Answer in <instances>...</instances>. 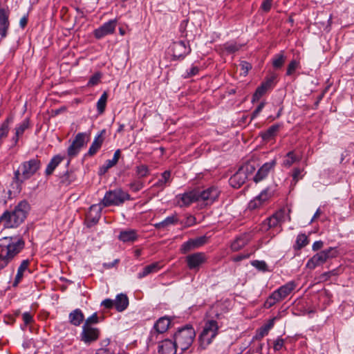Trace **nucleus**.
I'll return each instance as SVG.
<instances>
[{"mask_svg":"<svg viewBox=\"0 0 354 354\" xmlns=\"http://www.w3.org/2000/svg\"><path fill=\"white\" fill-rule=\"evenodd\" d=\"M171 50L174 60L183 59L192 50L189 42L183 40L173 42Z\"/></svg>","mask_w":354,"mask_h":354,"instance_id":"nucleus-8","label":"nucleus"},{"mask_svg":"<svg viewBox=\"0 0 354 354\" xmlns=\"http://www.w3.org/2000/svg\"><path fill=\"white\" fill-rule=\"evenodd\" d=\"M272 196V192L269 188H266L261 192L253 200L250 201L248 204L250 209H255L259 208L262 204L267 201Z\"/></svg>","mask_w":354,"mask_h":354,"instance_id":"nucleus-18","label":"nucleus"},{"mask_svg":"<svg viewBox=\"0 0 354 354\" xmlns=\"http://www.w3.org/2000/svg\"><path fill=\"white\" fill-rule=\"evenodd\" d=\"M284 218V211L279 210L271 216L265 219L261 224L260 230L263 232H268L270 229L278 227Z\"/></svg>","mask_w":354,"mask_h":354,"instance_id":"nucleus-12","label":"nucleus"},{"mask_svg":"<svg viewBox=\"0 0 354 354\" xmlns=\"http://www.w3.org/2000/svg\"><path fill=\"white\" fill-rule=\"evenodd\" d=\"M120 154H121L120 149H117L113 154V158L111 160H110L115 165L118 163V160L120 157Z\"/></svg>","mask_w":354,"mask_h":354,"instance_id":"nucleus-63","label":"nucleus"},{"mask_svg":"<svg viewBox=\"0 0 354 354\" xmlns=\"http://www.w3.org/2000/svg\"><path fill=\"white\" fill-rule=\"evenodd\" d=\"M248 236L244 234L237 237L231 244V249L233 251H238L243 248L248 243Z\"/></svg>","mask_w":354,"mask_h":354,"instance_id":"nucleus-34","label":"nucleus"},{"mask_svg":"<svg viewBox=\"0 0 354 354\" xmlns=\"http://www.w3.org/2000/svg\"><path fill=\"white\" fill-rule=\"evenodd\" d=\"M171 320L167 317L159 318L153 326V328L158 333H165L169 328Z\"/></svg>","mask_w":354,"mask_h":354,"instance_id":"nucleus-28","label":"nucleus"},{"mask_svg":"<svg viewBox=\"0 0 354 354\" xmlns=\"http://www.w3.org/2000/svg\"><path fill=\"white\" fill-rule=\"evenodd\" d=\"M117 24V19H111L109 21L104 23L98 28L94 30V37L97 39H100L106 35L113 34L115 30Z\"/></svg>","mask_w":354,"mask_h":354,"instance_id":"nucleus-15","label":"nucleus"},{"mask_svg":"<svg viewBox=\"0 0 354 354\" xmlns=\"http://www.w3.org/2000/svg\"><path fill=\"white\" fill-rule=\"evenodd\" d=\"M208 241V237L205 235L196 237L195 239H190L186 242H184L180 248L182 254H187L189 252L198 249Z\"/></svg>","mask_w":354,"mask_h":354,"instance_id":"nucleus-13","label":"nucleus"},{"mask_svg":"<svg viewBox=\"0 0 354 354\" xmlns=\"http://www.w3.org/2000/svg\"><path fill=\"white\" fill-rule=\"evenodd\" d=\"M255 167L250 163H245L241 166L238 171L230 177L229 183L234 188H239L243 185L248 176L253 174Z\"/></svg>","mask_w":354,"mask_h":354,"instance_id":"nucleus-7","label":"nucleus"},{"mask_svg":"<svg viewBox=\"0 0 354 354\" xmlns=\"http://www.w3.org/2000/svg\"><path fill=\"white\" fill-rule=\"evenodd\" d=\"M286 57L284 55V52L281 51L280 53L277 54L272 59V66L275 69L281 68L285 63Z\"/></svg>","mask_w":354,"mask_h":354,"instance_id":"nucleus-39","label":"nucleus"},{"mask_svg":"<svg viewBox=\"0 0 354 354\" xmlns=\"http://www.w3.org/2000/svg\"><path fill=\"white\" fill-rule=\"evenodd\" d=\"M299 62L295 59L292 60L287 68L286 75H292L296 69L299 67Z\"/></svg>","mask_w":354,"mask_h":354,"instance_id":"nucleus-49","label":"nucleus"},{"mask_svg":"<svg viewBox=\"0 0 354 354\" xmlns=\"http://www.w3.org/2000/svg\"><path fill=\"white\" fill-rule=\"evenodd\" d=\"M75 180V175L72 171H67L62 177L60 183L65 186L69 185Z\"/></svg>","mask_w":354,"mask_h":354,"instance_id":"nucleus-43","label":"nucleus"},{"mask_svg":"<svg viewBox=\"0 0 354 354\" xmlns=\"http://www.w3.org/2000/svg\"><path fill=\"white\" fill-rule=\"evenodd\" d=\"M12 121V117H8L4 122L0 125V146L3 143V140L6 138L9 133V125Z\"/></svg>","mask_w":354,"mask_h":354,"instance_id":"nucleus-35","label":"nucleus"},{"mask_svg":"<svg viewBox=\"0 0 354 354\" xmlns=\"http://www.w3.org/2000/svg\"><path fill=\"white\" fill-rule=\"evenodd\" d=\"M326 254L323 251L315 254L306 263V267L310 270L315 269L317 266L322 265L326 261Z\"/></svg>","mask_w":354,"mask_h":354,"instance_id":"nucleus-23","label":"nucleus"},{"mask_svg":"<svg viewBox=\"0 0 354 354\" xmlns=\"http://www.w3.org/2000/svg\"><path fill=\"white\" fill-rule=\"evenodd\" d=\"M101 305L107 309H111L113 307H115L114 300L111 299H106L102 301Z\"/></svg>","mask_w":354,"mask_h":354,"instance_id":"nucleus-61","label":"nucleus"},{"mask_svg":"<svg viewBox=\"0 0 354 354\" xmlns=\"http://www.w3.org/2000/svg\"><path fill=\"white\" fill-rule=\"evenodd\" d=\"M185 261L190 270L198 271L202 265L207 261V257L204 252H198L187 255Z\"/></svg>","mask_w":354,"mask_h":354,"instance_id":"nucleus-10","label":"nucleus"},{"mask_svg":"<svg viewBox=\"0 0 354 354\" xmlns=\"http://www.w3.org/2000/svg\"><path fill=\"white\" fill-rule=\"evenodd\" d=\"M301 159V157L297 155L294 150L290 151L284 156V159L282 162V166L284 167L289 168L294 163L299 162Z\"/></svg>","mask_w":354,"mask_h":354,"instance_id":"nucleus-26","label":"nucleus"},{"mask_svg":"<svg viewBox=\"0 0 354 354\" xmlns=\"http://www.w3.org/2000/svg\"><path fill=\"white\" fill-rule=\"evenodd\" d=\"M80 150V148H79L77 146H76L72 142L67 149V154L71 158L76 156L79 153Z\"/></svg>","mask_w":354,"mask_h":354,"instance_id":"nucleus-50","label":"nucleus"},{"mask_svg":"<svg viewBox=\"0 0 354 354\" xmlns=\"http://www.w3.org/2000/svg\"><path fill=\"white\" fill-rule=\"evenodd\" d=\"M99 322V317L97 313H93L88 317L84 322L83 326H93V324H96Z\"/></svg>","mask_w":354,"mask_h":354,"instance_id":"nucleus-46","label":"nucleus"},{"mask_svg":"<svg viewBox=\"0 0 354 354\" xmlns=\"http://www.w3.org/2000/svg\"><path fill=\"white\" fill-rule=\"evenodd\" d=\"M280 300H277L273 297V292L271 294V295L267 299L265 306L266 308H270L273 305H274L277 302L279 301Z\"/></svg>","mask_w":354,"mask_h":354,"instance_id":"nucleus-60","label":"nucleus"},{"mask_svg":"<svg viewBox=\"0 0 354 354\" xmlns=\"http://www.w3.org/2000/svg\"><path fill=\"white\" fill-rule=\"evenodd\" d=\"M324 243L322 241H315L313 244L312 249L313 251H317L323 247Z\"/></svg>","mask_w":354,"mask_h":354,"instance_id":"nucleus-64","label":"nucleus"},{"mask_svg":"<svg viewBox=\"0 0 354 354\" xmlns=\"http://www.w3.org/2000/svg\"><path fill=\"white\" fill-rule=\"evenodd\" d=\"M241 70L243 71L244 75H246L248 71L252 68L251 64L245 61H242L240 63Z\"/></svg>","mask_w":354,"mask_h":354,"instance_id":"nucleus-56","label":"nucleus"},{"mask_svg":"<svg viewBox=\"0 0 354 354\" xmlns=\"http://www.w3.org/2000/svg\"><path fill=\"white\" fill-rule=\"evenodd\" d=\"M178 219L175 216H169L165 218L161 222L154 224L156 229H165L171 225H174L177 223Z\"/></svg>","mask_w":354,"mask_h":354,"instance_id":"nucleus-37","label":"nucleus"},{"mask_svg":"<svg viewBox=\"0 0 354 354\" xmlns=\"http://www.w3.org/2000/svg\"><path fill=\"white\" fill-rule=\"evenodd\" d=\"M218 326L216 321L208 320L205 324L203 329L198 337L200 347L203 349H205L218 335Z\"/></svg>","mask_w":354,"mask_h":354,"instance_id":"nucleus-5","label":"nucleus"},{"mask_svg":"<svg viewBox=\"0 0 354 354\" xmlns=\"http://www.w3.org/2000/svg\"><path fill=\"white\" fill-rule=\"evenodd\" d=\"M196 333L190 324L178 328L177 332L174 335V340L182 351H185L192 344Z\"/></svg>","mask_w":354,"mask_h":354,"instance_id":"nucleus-4","label":"nucleus"},{"mask_svg":"<svg viewBox=\"0 0 354 354\" xmlns=\"http://www.w3.org/2000/svg\"><path fill=\"white\" fill-rule=\"evenodd\" d=\"M302 169H300V168H295L293 169V171H292V183L294 184V185H295L297 182L299 181V179H301L302 178V176H301V172H302Z\"/></svg>","mask_w":354,"mask_h":354,"instance_id":"nucleus-52","label":"nucleus"},{"mask_svg":"<svg viewBox=\"0 0 354 354\" xmlns=\"http://www.w3.org/2000/svg\"><path fill=\"white\" fill-rule=\"evenodd\" d=\"M10 14L8 8L3 7L0 1V36L1 39L6 38L8 34L10 26Z\"/></svg>","mask_w":354,"mask_h":354,"instance_id":"nucleus-16","label":"nucleus"},{"mask_svg":"<svg viewBox=\"0 0 354 354\" xmlns=\"http://www.w3.org/2000/svg\"><path fill=\"white\" fill-rule=\"evenodd\" d=\"M41 167V162L37 158H32L21 162L18 169L14 171L12 181L16 183L20 192L21 185L26 180L34 176Z\"/></svg>","mask_w":354,"mask_h":354,"instance_id":"nucleus-2","label":"nucleus"},{"mask_svg":"<svg viewBox=\"0 0 354 354\" xmlns=\"http://www.w3.org/2000/svg\"><path fill=\"white\" fill-rule=\"evenodd\" d=\"M64 159V156L60 155H56L53 157L49 163L48 164L45 174L46 176H49L52 174L55 169V168L59 165V164Z\"/></svg>","mask_w":354,"mask_h":354,"instance_id":"nucleus-30","label":"nucleus"},{"mask_svg":"<svg viewBox=\"0 0 354 354\" xmlns=\"http://www.w3.org/2000/svg\"><path fill=\"white\" fill-rule=\"evenodd\" d=\"M177 348L174 339H165L159 342L158 352L159 354H176Z\"/></svg>","mask_w":354,"mask_h":354,"instance_id":"nucleus-21","label":"nucleus"},{"mask_svg":"<svg viewBox=\"0 0 354 354\" xmlns=\"http://www.w3.org/2000/svg\"><path fill=\"white\" fill-rule=\"evenodd\" d=\"M22 319L26 325H28L33 322V317L30 312H24L22 314Z\"/></svg>","mask_w":354,"mask_h":354,"instance_id":"nucleus-57","label":"nucleus"},{"mask_svg":"<svg viewBox=\"0 0 354 354\" xmlns=\"http://www.w3.org/2000/svg\"><path fill=\"white\" fill-rule=\"evenodd\" d=\"M0 241V258L7 259L12 260L25 246V241L21 237L6 236Z\"/></svg>","mask_w":354,"mask_h":354,"instance_id":"nucleus-3","label":"nucleus"},{"mask_svg":"<svg viewBox=\"0 0 354 354\" xmlns=\"http://www.w3.org/2000/svg\"><path fill=\"white\" fill-rule=\"evenodd\" d=\"M280 128V124H275L270 127L266 131L261 133V138L263 140L268 141L274 138Z\"/></svg>","mask_w":354,"mask_h":354,"instance_id":"nucleus-33","label":"nucleus"},{"mask_svg":"<svg viewBox=\"0 0 354 354\" xmlns=\"http://www.w3.org/2000/svg\"><path fill=\"white\" fill-rule=\"evenodd\" d=\"M275 76L272 75L265 79L259 86L252 97V103H254L260 100V98L268 91L272 89L274 86Z\"/></svg>","mask_w":354,"mask_h":354,"instance_id":"nucleus-14","label":"nucleus"},{"mask_svg":"<svg viewBox=\"0 0 354 354\" xmlns=\"http://www.w3.org/2000/svg\"><path fill=\"white\" fill-rule=\"evenodd\" d=\"M108 95L106 92H104L97 102V112L101 114L104 113L106 105Z\"/></svg>","mask_w":354,"mask_h":354,"instance_id":"nucleus-41","label":"nucleus"},{"mask_svg":"<svg viewBox=\"0 0 354 354\" xmlns=\"http://www.w3.org/2000/svg\"><path fill=\"white\" fill-rule=\"evenodd\" d=\"M326 254V260L336 257L338 254V250L337 248L330 247L326 250H322Z\"/></svg>","mask_w":354,"mask_h":354,"instance_id":"nucleus-51","label":"nucleus"},{"mask_svg":"<svg viewBox=\"0 0 354 354\" xmlns=\"http://www.w3.org/2000/svg\"><path fill=\"white\" fill-rule=\"evenodd\" d=\"M160 269V266H159V263L154 262L153 263H151L148 266H146L142 269V271L140 272L138 274V279L144 278L151 273L158 272Z\"/></svg>","mask_w":354,"mask_h":354,"instance_id":"nucleus-31","label":"nucleus"},{"mask_svg":"<svg viewBox=\"0 0 354 354\" xmlns=\"http://www.w3.org/2000/svg\"><path fill=\"white\" fill-rule=\"evenodd\" d=\"M30 205L26 200L20 201L12 211L6 210L0 216V223L4 228H14L20 225L26 218Z\"/></svg>","mask_w":354,"mask_h":354,"instance_id":"nucleus-1","label":"nucleus"},{"mask_svg":"<svg viewBox=\"0 0 354 354\" xmlns=\"http://www.w3.org/2000/svg\"><path fill=\"white\" fill-rule=\"evenodd\" d=\"M104 133L105 130H102L95 137L86 156H93L98 151L104 142L103 134Z\"/></svg>","mask_w":354,"mask_h":354,"instance_id":"nucleus-22","label":"nucleus"},{"mask_svg":"<svg viewBox=\"0 0 354 354\" xmlns=\"http://www.w3.org/2000/svg\"><path fill=\"white\" fill-rule=\"evenodd\" d=\"M241 47V45L238 44L235 41H229L223 44V48L227 53H234L238 51Z\"/></svg>","mask_w":354,"mask_h":354,"instance_id":"nucleus-42","label":"nucleus"},{"mask_svg":"<svg viewBox=\"0 0 354 354\" xmlns=\"http://www.w3.org/2000/svg\"><path fill=\"white\" fill-rule=\"evenodd\" d=\"M198 196V188L179 194L176 196L177 205L180 207H188L193 203L199 201Z\"/></svg>","mask_w":354,"mask_h":354,"instance_id":"nucleus-11","label":"nucleus"},{"mask_svg":"<svg viewBox=\"0 0 354 354\" xmlns=\"http://www.w3.org/2000/svg\"><path fill=\"white\" fill-rule=\"evenodd\" d=\"M199 71L197 66H192L189 70H187L186 74L184 75L185 78H189L196 75Z\"/></svg>","mask_w":354,"mask_h":354,"instance_id":"nucleus-58","label":"nucleus"},{"mask_svg":"<svg viewBox=\"0 0 354 354\" xmlns=\"http://www.w3.org/2000/svg\"><path fill=\"white\" fill-rule=\"evenodd\" d=\"M130 189L133 192H138L144 187V183L140 180H134L129 185Z\"/></svg>","mask_w":354,"mask_h":354,"instance_id":"nucleus-45","label":"nucleus"},{"mask_svg":"<svg viewBox=\"0 0 354 354\" xmlns=\"http://www.w3.org/2000/svg\"><path fill=\"white\" fill-rule=\"evenodd\" d=\"M102 77V75L100 73H95L94 75H93L88 82V86H94L98 84V82L100 80V78Z\"/></svg>","mask_w":354,"mask_h":354,"instance_id":"nucleus-53","label":"nucleus"},{"mask_svg":"<svg viewBox=\"0 0 354 354\" xmlns=\"http://www.w3.org/2000/svg\"><path fill=\"white\" fill-rule=\"evenodd\" d=\"M135 171H136V176L138 178H145L150 173L149 167L147 165H143V164L137 165L135 167Z\"/></svg>","mask_w":354,"mask_h":354,"instance_id":"nucleus-40","label":"nucleus"},{"mask_svg":"<svg viewBox=\"0 0 354 354\" xmlns=\"http://www.w3.org/2000/svg\"><path fill=\"white\" fill-rule=\"evenodd\" d=\"M30 262L28 259L23 260L19 267L18 268L17 274L15 276V281L12 286L14 287L17 286L24 276V272L28 268Z\"/></svg>","mask_w":354,"mask_h":354,"instance_id":"nucleus-32","label":"nucleus"},{"mask_svg":"<svg viewBox=\"0 0 354 354\" xmlns=\"http://www.w3.org/2000/svg\"><path fill=\"white\" fill-rule=\"evenodd\" d=\"M284 346V339L281 337H278L274 342L273 349L274 351H280Z\"/></svg>","mask_w":354,"mask_h":354,"instance_id":"nucleus-54","label":"nucleus"},{"mask_svg":"<svg viewBox=\"0 0 354 354\" xmlns=\"http://www.w3.org/2000/svg\"><path fill=\"white\" fill-rule=\"evenodd\" d=\"M265 104H266V102H261L258 106L255 109V110L252 112V119H254L259 114V113L262 111V109H263V107L265 106Z\"/></svg>","mask_w":354,"mask_h":354,"instance_id":"nucleus-59","label":"nucleus"},{"mask_svg":"<svg viewBox=\"0 0 354 354\" xmlns=\"http://www.w3.org/2000/svg\"><path fill=\"white\" fill-rule=\"evenodd\" d=\"M295 288V282L290 281L274 290L273 297L277 300H282L289 295Z\"/></svg>","mask_w":354,"mask_h":354,"instance_id":"nucleus-19","label":"nucleus"},{"mask_svg":"<svg viewBox=\"0 0 354 354\" xmlns=\"http://www.w3.org/2000/svg\"><path fill=\"white\" fill-rule=\"evenodd\" d=\"M198 195L199 201H203L205 205H211L218 199L220 191L218 187L211 186L203 190L198 189Z\"/></svg>","mask_w":354,"mask_h":354,"instance_id":"nucleus-9","label":"nucleus"},{"mask_svg":"<svg viewBox=\"0 0 354 354\" xmlns=\"http://www.w3.org/2000/svg\"><path fill=\"white\" fill-rule=\"evenodd\" d=\"M272 0H263L261 4V8L265 12H268L271 9Z\"/></svg>","mask_w":354,"mask_h":354,"instance_id":"nucleus-62","label":"nucleus"},{"mask_svg":"<svg viewBox=\"0 0 354 354\" xmlns=\"http://www.w3.org/2000/svg\"><path fill=\"white\" fill-rule=\"evenodd\" d=\"M29 127V120L26 118L20 124H19L15 129L19 130L21 133H24V131L28 129Z\"/></svg>","mask_w":354,"mask_h":354,"instance_id":"nucleus-55","label":"nucleus"},{"mask_svg":"<svg viewBox=\"0 0 354 354\" xmlns=\"http://www.w3.org/2000/svg\"><path fill=\"white\" fill-rule=\"evenodd\" d=\"M100 336V330L93 326H82L80 338L85 344H89L95 342Z\"/></svg>","mask_w":354,"mask_h":354,"instance_id":"nucleus-17","label":"nucleus"},{"mask_svg":"<svg viewBox=\"0 0 354 354\" xmlns=\"http://www.w3.org/2000/svg\"><path fill=\"white\" fill-rule=\"evenodd\" d=\"M113 166H115V165L110 160H106L104 164L99 168L98 174L100 176L105 174L108 170Z\"/></svg>","mask_w":354,"mask_h":354,"instance_id":"nucleus-47","label":"nucleus"},{"mask_svg":"<svg viewBox=\"0 0 354 354\" xmlns=\"http://www.w3.org/2000/svg\"><path fill=\"white\" fill-rule=\"evenodd\" d=\"M137 238L136 231L133 230L121 231L118 236L119 240L124 243L133 242Z\"/></svg>","mask_w":354,"mask_h":354,"instance_id":"nucleus-29","label":"nucleus"},{"mask_svg":"<svg viewBox=\"0 0 354 354\" xmlns=\"http://www.w3.org/2000/svg\"><path fill=\"white\" fill-rule=\"evenodd\" d=\"M129 200H131V196L127 192H124L122 189H115L106 192L101 203L103 207L119 206L124 201Z\"/></svg>","mask_w":354,"mask_h":354,"instance_id":"nucleus-6","label":"nucleus"},{"mask_svg":"<svg viewBox=\"0 0 354 354\" xmlns=\"http://www.w3.org/2000/svg\"><path fill=\"white\" fill-rule=\"evenodd\" d=\"M115 308L118 312H122L129 306V299L127 295L120 293L118 294L114 300Z\"/></svg>","mask_w":354,"mask_h":354,"instance_id":"nucleus-25","label":"nucleus"},{"mask_svg":"<svg viewBox=\"0 0 354 354\" xmlns=\"http://www.w3.org/2000/svg\"><path fill=\"white\" fill-rule=\"evenodd\" d=\"M277 164L275 159L264 163L257 171L256 175L254 176L253 180L255 183H259L266 178L269 172L273 169Z\"/></svg>","mask_w":354,"mask_h":354,"instance_id":"nucleus-20","label":"nucleus"},{"mask_svg":"<svg viewBox=\"0 0 354 354\" xmlns=\"http://www.w3.org/2000/svg\"><path fill=\"white\" fill-rule=\"evenodd\" d=\"M68 319L72 325L78 326L83 322L84 316L82 311L77 308L69 313Z\"/></svg>","mask_w":354,"mask_h":354,"instance_id":"nucleus-27","label":"nucleus"},{"mask_svg":"<svg viewBox=\"0 0 354 354\" xmlns=\"http://www.w3.org/2000/svg\"><path fill=\"white\" fill-rule=\"evenodd\" d=\"M251 264L260 271L266 272L268 270V266L264 261L254 260L252 261Z\"/></svg>","mask_w":354,"mask_h":354,"instance_id":"nucleus-48","label":"nucleus"},{"mask_svg":"<svg viewBox=\"0 0 354 354\" xmlns=\"http://www.w3.org/2000/svg\"><path fill=\"white\" fill-rule=\"evenodd\" d=\"M88 140V136L86 133H78L72 142L79 148L82 149Z\"/></svg>","mask_w":354,"mask_h":354,"instance_id":"nucleus-38","label":"nucleus"},{"mask_svg":"<svg viewBox=\"0 0 354 354\" xmlns=\"http://www.w3.org/2000/svg\"><path fill=\"white\" fill-rule=\"evenodd\" d=\"M309 243L308 236L305 234H299L297 236L296 241L293 245L295 250H300L301 248L306 246Z\"/></svg>","mask_w":354,"mask_h":354,"instance_id":"nucleus-36","label":"nucleus"},{"mask_svg":"<svg viewBox=\"0 0 354 354\" xmlns=\"http://www.w3.org/2000/svg\"><path fill=\"white\" fill-rule=\"evenodd\" d=\"M171 182V171L166 170L161 174V178L153 185V187H156L162 191Z\"/></svg>","mask_w":354,"mask_h":354,"instance_id":"nucleus-24","label":"nucleus"},{"mask_svg":"<svg viewBox=\"0 0 354 354\" xmlns=\"http://www.w3.org/2000/svg\"><path fill=\"white\" fill-rule=\"evenodd\" d=\"M94 211H95L96 212H95V215L92 218L91 222L93 224H95L98 222V221L100 218L102 208L100 207L97 205H93L90 207V214H91V213Z\"/></svg>","mask_w":354,"mask_h":354,"instance_id":"nucleus-44","label":"nucleus"}]
</instances>
